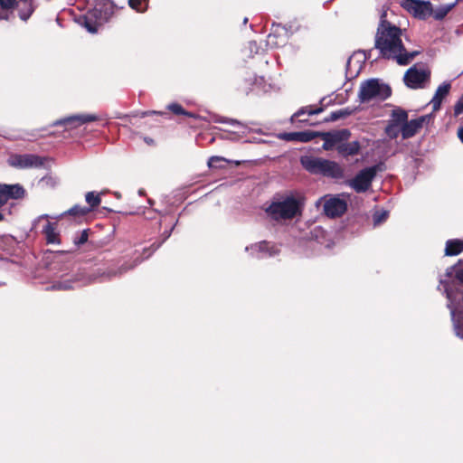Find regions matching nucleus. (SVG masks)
Returning <instances> with one entry per match:
<instances>
[{"label":"nucleus","mask_w":463,"mask_h":463,"mask_svg":"<svg viewBox=\"0 0 463 463\" xmlns=\"http://www.w3.org/2000/svg\"><path fill=\"white\" fill-rule=\"evenodd\" d=\"M402 29L386 20V12H383L377 27L374 46L380 57L396 61L405 66L420 53V51H407L403 45Z\"/></svg>","instance_id":"nucleus-1"},{"label":"nucleus","mask_w":463,"mask_h":463,"mask_svg":"<svg viewBox=\"0 0 463 463\" xmlns=\"http://www.w3.org/2000/svg\"><path fill=\"white\" fill-rule=\"evenodd\" d=\"M300 162L302 166L310 174L321 175L334 179L344 176V170L336 162L309 156H302Z\"/></svg>","instance_id":"nucleus-2"},{"label":"nucleus","mask_w":463,"mask_h":463,"mask_svg":"<svg viewBox=\"0 0 463 463\" xmlns=\"http://www.w3.org/2000/svg\"><path fill=\"white\" fill-rule=\"evenodd\" d=\"M266 213L276 222L290 220L300 213V203L292 195L282 196L273 201L266 209Z\"/></svg>","instance_id":"nucleus-3"},{"label":"nucleus","mask_w":463,"mask_h":463,"mask_svg":"<svg viewBox=\"0 0 463 463\" xmlns=\"http://www.w3.org/2000/svg\"><path fill=\"white\" fill-rule=\"evenodd\" d=\"M392 94L391 87L379 79H369L360 84L358 99L361 103L383 101Z\"/></svg>","instance_id":"nucleus-4"},{"label":"nucleus","mask_w":463,"mask_h":463,"mask_svg":"<svg viewBox=\"0 0 463 463\" xmlns=\"http://www.w3.org/2000/svg\"><path fill=\"white\" fill-rule=\"evenodd\" d=\"M450 288L457 298L463 295V261L449 267L446 273L439 279V290H443L447 296V290Z\"/></svg>","instance_id":"nucleus-5"},{"label":"nucleus","mask_w":463,"mask_h":463,"mask_svg":"<svg viewBox=\"0 0 463 463\" xmlns=\"http://www.w3.org/2000/svg\"><path fill=\"white\" fill-rule=\"evenodd\" d=\"M447 307L449 309L453 331L457 337L463 340V294L457 298L450 288L447 290Z\"/></svg>","instance_id":"nucleus-6"},{"label":"nucleus","mask_w":463,"mask_h":463,"mask_svg":"<svg viewBox=\"0 0 463 463\" xmlns=\"http://www.w3.org/2000/svg\"><path fill=\"white\" fill-rule=\"evenodd\" d=\"M383 170V164H376L374 165L360 170L356 175L347 182V184L356 193H364L372 185V182L378 172Z\"/></svg>","instance_id":"nucleus-7"},{"label":"nucleus","mask_w":463,"mask_h":463,"mask_svg":"<svg viewBox=\"0 0 463 463\" xmlns=\"http://www.w3.org/2000/svg\"><path fill=\"white\" fill-rule=\"evenodd\" d=\"M14 6L19 9V17L26 21L34 11L33 0H0V20H8Z\"/></svg>","instance_id":"nucleus-8"},{"label":"nucleus","mask_w":463,"mask_h":463,"mask_svg":"<svg viewBox=\"0 0 463 463\" xmlns=\"http://www.w3.org/2000/svg\"><path fill=\"white\" fill-rule=\"evenodd\" d=\"M323 207L324 213L330 218H335L343 215L347 210V203L345 199L341 198V195L326 194L320 197L316 206Z\"/></svg>","instance_id":"nucleus-9"},{"label":"nucleus","mask_w":463,"mask_h":463,"mask_svg":"<svg viewBox=\"0 0 463 463\" xmlns=\"http://www.w3.org/2000/svg\"><path fill=\"white\" fill-rule=\"evenodd\" d=\"M430 77V71L428 69L413 65L405 72L403 80L407 87L416 90L423 88Z\"/></svg>","instance_id":"nucleus-10"},{"label":"nucleus","mask_w":463,"mask_h":463,"mask_svg":"<svg viewBox=\"0 0 463 463\" xmlns=\"http://www.w3.org/2000/svg\"><path fill=\"white\" fill-rule=\"evenodd\" d=\"M252 257L257 259H265L277 256L280 250L279 247L271 241H261L245 248Z\"/></svg>","instance_id":"nucleus-11"},{"label":"nucleus","mask_w":463,"mask_h":463,"mask_svg":"<svg viewBox=\"0 0 463 463\" xmlns=\"http://www.w3.org/2000/svg\"><path fill=\"white\" fill-rule=\"evenodd\" d=\"M317 136H320L324 140L322 147L325 150H331L344 141H347L351 137V132L346 129L334 130L330 132L317 133Z\"/></svg>","instance_id":"nucleus-12"},{"label":"nucleus","mask_w":463,"mask_h":463,"mask_svg":"<svg viewBox=\"0 0 463 463\" xmlns=\"http://www.w3.org/2000/svg\"><path fill=\"white\" fill-rule=\"evenodd\" d=\"M403 7L419 19H426L432 14V5L430 1L405 0Z\"/></svg>","instance_id":"nucleus-13"},{"label":"nucleus","mask_w":463,"mask_h":463,"mask_svg":"<svg viewBox=\"0 0 463 463\" xmlns=\"http://www.w3.org/2000/svg\"><path fill=\"white\" fill-rule=\"evenodd\" d=\"M99 119V117L95 114H78L59 119L53 123V126H64L65 129L69 130Z\"/></svg>","instance_id":"nucleus-14"},{"label":"nucleus","mask_w":463,"mask_h":463,"mask_svg":"<svg viewBox=\"0 0 463 463\" xmlns=\"http://www.w3.org/2000/svg\"><path fill=\"white\" fill-rule=\"evenodd\" d=\"M12 166L17 168L40 167L43 165L42 157L35 155H18L9 160Z\"/></svg>","instance_id":"nucleus-15"},{"label":"nucleus","mask_w":463,"mask_h":463,"mask_svg":"<svg viewBox=\"0 0 463 463\" xmlns=\"http://www.w3.org/2000/svg\"><path fill=\"white\" fill-rule=\"evenodd\" d=\"M24 187L19 184H0V207L5 204L9 199H20L24 197Z\"/></svg>","instance_id":"nucleus-16"},{"label":"nucleus","mask_w":463,"mask_h":463,"mask_svg":"<svg viewBox=\"0 0 463 463\" xmlns=\"http://www.w3.org/2000/svg\"><path fill=\"white\" fill-rule=\"evenodd\" d=\"M426 117L422 116L415 119L405 121L402 126V136L403 139L412 137L423 126Z\"/></svg>","instance_id":"nucleus-17"},{"label":"nucleus","mask_w":463,"mask_h":463,"mask_svg":"<svg viewBox=\"0 0 463 463\" xmlns=\"http://www.w3.org/2000/svg\"><path fill=\"white\" fill-rule=\"evenodd\" d=\"M317 137V132L300 131V132H284L279 137L285 141L309 142Z\"/></svg>","instance_id":"nucleus-18"},{"label":"nucleus","mask_w":463,"mask_h":463,"mask_svg":"<svg viewBox=\"0 0 463 463\" xmlns=\"http://www.w3.org/2000/svg\"><path fill=\"white\" fill-rule=\"evenodd\" d=\"M90 212V208H87L86 206H81V205L76 204L73 207H71V209H69L68 211L63 212L59 216H55L54 218L55 219H59V218H61V217H63V216H65L67 214L73 215V216H80L81 217V216H85ZM43 218L47 219V218H52V217L50 216L49 214H43V215L39 216L34 221L33 226H36V224L41 221V219H43Z\"/></svg>","instance_id":"nucleus-19"},{"label":"nucleus","mask_w":463,"mask_h":463,"mask_svg":"<svg viewBox=\"0 0 463 463\" xmlns=\"http://www.w3.org/2000/svg\"><path fill=\"white\" fill-rule=\"evenodd\" d=\"M450 83L449 82H443L441 85H439L435 92V95L433 96L432 99L430 100V104L432 105V109L434 111H437L439 109L441 102L443 99L449 94L450 90Z\"/></svg>","instance_id":"nucleus-20"},{"label":"nucleus","mask_w":463,"mask_h":463,"mask_svg":"<svg viewBox=\"0 0 463 463\" xmlns=\"http://www.w3.org/2000/svg\"><path fill=\"white\" fill-rule=\"evenodd\" d=\"M361 149V145L358 141L353 142H343L339 144L336 147V150L339 155L344 157H347L350 156L358 155Z\"/></svg>","instance_id":"nucleus-21"},{"label":"nucleus","mask_w":463,"mask_h":463,"mask_svg":"<svg viewBox=\"0 0 463 463\" xmlns=\"http://www.w3.org/2000/svg\"><path fill=\"white\" fill-rule=\"evenodd\" d=\"M101 16V12L98 9H93L84 16V26L88 32L95 33L98 31V25L101 23H98L97 20Z\"/></svg>","instance_id":"nucleus-22"},{"label":"nucleus","mask_w":463,"mask_h":463,"mask_svg":"<svg viewBox=\"0 0 463 463\" xmlns=\"http://www.w3.org/2000/svg\"><path fill=\"white\" fill-rule=\"evenodd\" d=\"M142 260L143 259H139V256H137L131 263L124 262L122 265H120V267L118 269H109L106 275L109 278L120 276L127 272L128 270L134 269Z\"/></svg>","instance_id":"nucleus-23"},{"label":"nucleus","mask_w":463,"mask_h":463,"mask_svg":"<svg viewBox=\"0 0 463 463\" xmlns=\"http://www.w3.org/2000/svg\"><path fill=\"white\" fill-rule=\"evenodd\" d=\"M43 233L45 235L47 243H51V244L60 243L59 233L56 232L54 223L48 222L43 226Z\"/></svg>","instance_id":"nucleus-24"},{"label":"nucleus","mask_w":463,"mask_h":463,"mask_svg":"<svg viewBox=\"0 0 463 463\" xmlns=\"http://www.w3.org/2000/svg\"><path fill=\"white\" fill-rule=\"evenodd\" d=\"M463 250V240L454 239L446 242L445 255L455 256Z\"/></svg>","instance_id":"nucleus-25"},{"label":"nucleus","mask_w":463,"mask_h":463,"mask_svg":"<svg viewBox=\"0 0 463 463\" xmlns=\"http://www.w3.org/2000/svg\"><path fill=\"white\" fill-rule=\"evenodd\" d=\"M456 3L457 2H454L451 4H447V5H439L438 8H436L435 10L432 9L431 15H433V17L436 20H442L450 12V10L456 5Z\"/></svg>","instance_id":"nucleus-26"},{"label":"nucleus","mask_w":463,"mask_h":463,"mask_svg":"<svg viewBox=\"0 0 463 463\" xmlns=\"http://www.w3.org/2000/svg\"><path fill=\"white\" fill-rule=\"evenodd\" d=\"M408 119V113L402 109H393L389 122L402 126Z\"/></svg>","instance_id":"nucleus-27"},{"label":"nucleus","mask_w":463,"mask_h":463,"mask_svg":"<svg viewBox=\"0 0 463 463\" xmlns=\"http://www.w3.org/2000/svg\"><path fill=\"white\" fill-rule=\"evenodd\" d=\"M101 194L96 193V192H88L85 194V201L88 203V207L90 209V212L97 208L100 203H101Z\"/></svg>","instance_id":"nucleus-28"},{"label":"nucleus","mask_w":463,"mask_h":463,"mask_svg":"<svg viewBox=\"0 0 463 463\" xmlns=\"http://www.w3.org/2000/svg\"><path fill=\"white\" fill-rule=\"evenodd\" d=\"M287 29L284 26L276 25V28L269 33L267 43L271 46H278L279 43L278 42H274V39L277 37H280L282 34H287Z\"/></svg>","instance_id":"nucleus-29"},{"label":"nucleus","mask_w":463,"mask_h":463,"mask_svg":"<svg viewBox=\"0 0 463 463\" xmlns=\"http://www.w3.org/2000/svg\"><path fill=\"white\" fill-rule=\"evenodd\" d=\"M323 111V108H316L313 109L311 106L302 107L297 112H295L291 117V121L293 122L296 118H299L305 114L309 116L317 115Z\"/></svg>","instance_id":"nucleus-30"},{"label":"nucleus","mask_w":463,"mask_h":463,"mask_svg":"<svg viewBox=\"0 0 463 463\" xmlns=\"http://www.w3.org/2000/svg\"><path fill=\"white\" fill-rule=\"evenodd\" d=\"M354 112V109L349 108L341 109L335 111L331 112L329 118L326 119L327 121H336L341 118H345L350 116Z\"/></svg>","instance_id":"nucleus-31"},{"label":"nucleus","mask_w":463,"mask_h":463,"mask_svg":"<svg viewBox=\"0 0 463 463\" xmlns=\"http://www.w3.org/2000/svg\"><path fill=\"white\" fill-rule=\"evenodd\" d=\"M385 133L391 139L396 138L400 133L402 134V126L389 122L385 128Z\"/></svg>","instance_id":"nucleus-32"},{"label":"nucleus","mask_w":463,"mask_h":463,"mask_svg":"<svg viewBox=\"0 0 463 463\" xmlns=\"http://www.w3.org/2000/svg\"><path fill=\"white\" fill-rule=\"evenodd\" d=\"M129 6L138 13H144L148 6V0H128Z\"/></svg>","instance_id":"nucleus-33"},{"label":"nucleus","mask_w":463,"mask_h":463,"mask_svg":"<svg viewBox=\"0 0 463 463\" xmlns=\"http://www.w3.org/2000/svg\"><path fill=\"white\" fill-rule=\"evenodd\" d=\"M389 212L385 210L376 211L373 215V226H378L388 218Z\"/></svg>","instance_id":"nucleus-34"},{"label":"nucleus","mask_w":463,"mask_h":463,"mask_svg":"<svg viewBox=\"0 0 463 463\" xmlns=\"http://www.w3.org/2000/svg\"><path fill=\"white\" fill-rule=\"evenodd\" d=\"M213 121L215 123H223V124H229L233 127H241L242 126V123L238 121L237 119L224 118L222 116H214Z\"/></svg>","instance_id":"nucleus-35"},{"label":"nucleus","mask_w":463,"mask_h":463,"mask_svg":"<svg viewBox=\"0 0 463 463\" xmlns=\"http://www.w3.org/2000/svg\"><path fill=\"white\" fill-rule=\"evenodd\" d=\"M89 237V230H83L80 233L76 234L73 238V242L77 246L83 245Z\"/></svg>","instance_id":"nucleus-36"},{"label":"nucleus","mask_w":463,"mask_h":463,"mask_svg":"<svg viewBox=\"0 0 463 463\" xmlns=\"http://www.w3.org/2000/svg\"><path fill=\"white\" fill-rule=\"evenodd\" d=\"M220 162H228V160L222 156H213L209 158L207 164L210 168H218L222 167L218 165Z\"/></svg>","instance_id":"nucleus-37"},{"label":"nucleus","mask_w":463,"mask_h":463,"mask_svg":"<svg viewBox=\"0 0 463 463\" xmlns=\"http://www.w3.org/2000/svg\"><path fill=\"white\" fill-rule=\"evenodd\" d=\"M55 289L68 290L73 288L72 282L69 280L58 281L52 286Z\"/></svg>","instance_id":"nucleus-38"},{"label":"nucleus","mask_w":463,"mask_h":463,"mask_svg":"<svg viewBox=\"0 0 463 463\" xmlns=\"http://www.w3.org/2000/svg\"><path fill=\"white\" fill-rule=\"evenodd\" d=\"M167 109L176 115H183L185 113V110L178 103H171L167 106Z\"/></svg>","instance_id":"nucleus-39"},{"label":"nucleus","mask_w":463,"mask_h":463,"mask_svg":"<svg viewBox=\"0 0 463 463\" xmlns=\"http://www.w3.org/2000/svg\"><path fill=\"white\" fill-rule=\"evenodd\" d=\"M463 113V94L460 96V98L458 99L454 106V115L459 116Z\"/></svg>","instance_id":"nucleus-40"},{"label":"nucleus","mask_w":463,"mask_h":463,"mask_svg":"<svg viewBox=\"0 0 463 463\" xmlns=\"http://www.w3.org/2000/svg\"><path fill=\"white\" fill-rule=\"evenodd\" d=\"M174 227H175V225L169 231H165L162 234L163 240H162V241L160 243H158L156 245V243L152 244L151 247L153 248V250H157L161 246V244L171 236V233H172L173 230H174Z\"/></svg>","instance_id":"nucleus-41"},{"label":"nucleus","mask_w":463,"mask_h":463,"mask_svg":"<svg viewBox=\"0 0 463 463\" xmlns=\"http://www.w3.org/2000/svg\"><path fill=\"white\" fill-rule=\"evenodd\" d=\"M248 48L250 54H258L260 50V46L256 41L249 42Z\"/></svg>","instance_id":"nucleus-42"},{"label":"nucleus","mask_w":463,"mask_h":463,"mask_svg":"<svg viewBox=\"0 0 463 463\" xmlns=\"http://www.w3.org/2000/svg\"><path fill=\"white\" fill-rule=\"evenodd\" d=\"M458 137L460 139V141L463 143V127L458 128Z\"/></svg>","instance_id":"nucleus-43"},{"label":"nucleus","mask_w":463,"mask_h":463,"mask_svg":"<svg viewBox=\"0 0 463 463\" xmlns=\"http://www.w3.org/2000/svg\"><path fill=\"white\" fill-rule=\"evenodd\" d=\"M183 115H184V116H186V117H189V118H196V116H195L194 113H192V112H188V111H186V110H185V113H184Z\"/></svg>","instance_id":"nucleus-44"},{"label":"nucleus","mask_w":463,"mask_h":463,"mask_svg":"<svg viewBox=\"0 0 463 463\" xmlns=\"http://www.w3.org/2000/svg\"><path fill=\"white\" fill-rule=\"evenodd\" d=\"M145 140H146V143H148V144L153 143V139H151V138H146Z\"/></svg>","instance_id":"nucleus-45"},{"label":"nucleus","mask_w":463,"mask_h":463,"mask_svg":"<svg viewBox=\"0 0 463 463\" xmlns=\"http://www.w3.org/2000/svg\"><path fill=\"white\" fill-rule=\"evenodd\" d=\"M92 280V279L89 278L86 281L82 283V285H85L87 283H90Z\"/></svg>","instance_id":"nucleus-46"},{"label":"nucleus","mask_w":463,"mask_h":463,"mask_svg":"<svg viewBox=\"0 0 463 463\" xmlns=\"http://www.w3.org/2000/svg\"><path fill=\"white\" fill-rule=\"evenodd\" d=\"M351 61H352V59L350 58V59L347 61V63H346L347 68H349V67H350V65H351Z\"/></svg>","instance_id":"nucleus-47"},{"label":"nucleus","mask_w":463,"mask_h":463,"mask_svg":"<svg viewBox=\"0 0 463 463\" xmlns=\"http://www.w3.org/2000/svg\"><path fill=\"white\" fill-rule=\"evenodd\" d=\"M157 113L156 111H150V112H146L145 115H148V114H156Z\"/></svg>","instance_id":"nucleus-48"},{"label":"nucleus","mask_w":463,"mask_h":463,"mask_svg":"<svg viewBox=\"0 0 463 463\" xmlns=\"http://www.w3.org/2000/svg\"><path fill=\"white\" fill-rule=\"evenodd\" d=\"M247 22H248V18H247V17H245V18H244V20H243V24H247Z\"/></svg>","instance_id":"nucleus-49"},{"label":"nucleus","mask_w":463,"mask_h":463,"mask_svg":"<svg viewBox=\"0 0 463 463\" xmlns=\"http://www.w3.org/2000/svg\"><path fill=\"white\" fill-rule=\"evenodd\" d=\"M148 203H149V204H150V205H152V204L154 203V201H153V200H151V199H149V200H148Z\"/></svg>","instance_id":"nucleus-50"},{"label":"nucleus","mask_w":463,"mask_h":463,"mask_svg":"<svg viewBox=\"0 0 463 463\" xmlns=\"http://www.w3.org/2000/svg\"><path fill=\"white\" fill-rule=\"evenodd\" d=\"M4 219V215L0 213V221Z\"/></svg>","instance_id":"nucleus-51"},{"label":"nucleus","mask_w":463,"mask_h":463,"mask_svg":"<svg viewBox=\"0 0 463 463\" xmlns=\"http://www.w3.org/2000/svg\"><path fill=\"white\" fill-rule=\"evenodd\" d=\"M139 194L142 195L144 194V191L143 190H139Z\"/></svg>","instance_id":"nucleus-52"}]
</instances>
